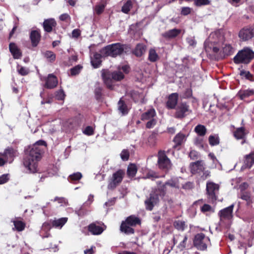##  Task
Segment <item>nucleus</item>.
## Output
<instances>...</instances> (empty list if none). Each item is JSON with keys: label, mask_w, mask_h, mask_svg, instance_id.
I'll use <instances>...</instances> for the list:
<instances>
[{"label": "nucleus", "mask_w": 254, "mask_h": 254, "mask_svg": "<svg viewBox=\"0 0 254 254\" xmlns=\"http://www.w3.org/2000/svg\"><path fill=\"white\" fill-rule=\"evenodd\" d=\"M46 145L45 141L40 140L26 150L23 165L30 172L35 173L37 172V163L41 158V149L39 146H46Z\"/></svg>", "instance_id": "f257e3e1"}, {"label": "nucleus", "mask_w": 254, "mask_h": 254, "mask_svg": "<svg viewBox=\"0 0 254 254\" xmlns=\"http://www.w3.org/2000/svg\"><path fill=\"white\" fill-rule=\"evenodd\" d=\"M225 38L222 30L212 32L205 40L204 45L207 53L216 54L219 51L220 45H224Z\"/></svg>", "instance_id": "f03ea898"}, {"label": "nucleus", "mask_w": 254, "mask_h": 254, "mask_svg": "<svg viewBox=\"0 0 254 254\" xmlns=\"http://www.w3.org/2000/svg\"><path fill=\"white\" fill-rule=\"evenodd\" d=\"M120 70L121 68L119 67V70L114 72H111L108 70H103L102 71V78L108 88H113L114 85L113 81H120L124 78V75Z\"/></svg>", "instance_id": "7ed1b4c3"}, {"label": "nucleus", "mask_w": 254, "mask_h": 254, "mask_svg": "<svg viewBox=\"0 0 254 254\" xmlns=\"http://www.w3.org/2000/svg\"><path fill=\"white\" fill-rule=\"evenodd\" d=\"M254 59V52L249 48H245L234 57V62L236 64H248Z\"/></svg>", "instance_id": "20e7f679"}, {"label": "nucleus", "mask_w": 254, "mask_h": 254, "mask_svg": "<svg viewBox=\"0 0 254 254\" xmlns=\"http://www.w3.org/2000/svg\"><path fill=\"white\" fill-rule=\"evenodd\" d=\"M124 51V45L118 43L105 47L101 50L100 52L104 57H116L117 56L121 55Z\"/></svg>", "instance_id": "39448f33"}, {"label": "nucleus", "mask_w": 254, "mask_h": 254, "mask_svg": "<svg viewBox=\"0 0 254 254\" xmlns=\"http://www.w3.org/2000/svg\"><path fill=\"white\" fill-rule=\"evenodd\" d=\"M234 205L226 207L218 212L220 218V224L221 225L228 226L230 225L233 218V211Z\"/></svg>", "instance_id": "423d86ee"}, {"label": "nucleus", "mask_w": 254, "mask_h": 254, "mask_svg": "<svg viewBox=\"0 0 254 254\" xmlns=\"http://www.w3.org/2000/svg\"><path fill=\"white\" fill-rule=\"evenodd\" d=\"M157 164L159 169L165 170H169L172 166L170 159L166 155L164 150H159L157 154Z\"/></svg>", "instance_id": "0eeeda50"}, {"label": "nucleus", "mask_w": 254, "mask_h": 254, "mask_svg": "<svg viewBox=\"0 0 254 254\" xmlns=\"http://www.w3.org/2000/svg\"><path fill=\"white\" fill-rule=\"evenodd\" d=\"M209 243V238L202 233L196 234L194 237L193 245L199 250H206Z\"/></svg>", "instance_id": "6e6552de"}, {"label": "nucleus", "mask_w": 254, "mask_h": 254, "mask_svg": "<svg viewBox=\"0 0 254 254\" xmlns=\"http://www.w3.org/2000/svg\"><path fill=\"white\" fill-rule=\"evenodd\" d=\"M191 170L192 173L198 174L203 181L210 176V171L205 170L203 164L201 161H197L193 163Z\"/></svg>", "instance_id": "1a4fd4ad"}, {"label": "nucleus", "mask_w": 254, "mask_h": 254, "mask_svg": "<svg viewBox=\"0 0 254 254\" xmlns=\"http://www.w3.org/2000/svg\"><path fill=\"white\" fill-rule=\"evenodd\" d=\"M125 175V172L122 170H119L113 174L112 176L109 179L108 188L113 190L119 186L122 182Z\"/></svg>", "instance_id": "9d476101"}, {"label": "nucleus", "mask_w": 254, "mask_h": 254, "mask_svg": "<svg viewBox=\"0 0 254 254\" xmlns=\"http://www.w3.org/2000/svg\"><path fill=\"white\" fill-rule=\"evenodd\" d=\"M219 186L212 182L206 183V192L208 198L210 202H214L217 199V193L218 192Z\"/></svg>", "instance_id": "9b49d317"}, {"label": "nucleus", "mask_w": 254, "mask_h": 254, "mask_svg": "<svg viewBox=\"0 0 254 254\" xmlns=\"http://www.w3.org/2000/svg\"><path fill=\"white\" fill-rule=\"evenodd\" d=\"M191 112L189 106L185 103H182L177 107L176 117L178 118H182Z\"/></svg>", "instance_id": "f8f14e48"}, {"label": "nucleus", "mask_w": 254, "mask_h": 254, "mask_svg": "<svg viewBox=\"0 0 254 254\" xmlns=\"http://www.w3.org/2000/svg\"><path fill=\"white\" fill-rule=\"evenodd\" d=\"M188 236L186 235H177L173 239L174 245L179 243L177 246V248L180 252L185 250L187 246Z\"/></svg>", "instance_id": "ddd939ff"}, {"label": "nucleus", "mask_w": 254, "mask_h": 254, "mask_svg": "<svg viewBox=\"0 0 254 254\" xmlns=\"http://www.w3.org/2000/svg\"><path fill=\"white\" fill-rule=\"evenodd\" d=\"M240 38L244 41H248L254 36V28L245 27L241 29L239 33Z\"/></svg>", "instance_id": "4468645a"}, {"label": "nucleus", "mask_w": 254, "mask_h": 254, "mask_svg": "<svg viewBox=\"0 0 254 254\" xmlns=\"http://www.w3.org/2000/svg\"><path fill=\"white\" fill-rule=\"evenodd\" d=\"M159 201V197L156 192H151L150 196L145 201L146 208L149 210H151L154 206Z\"/></svg>", "instance_id": "2eb2a0df"}, {"label": "nucleus", "mask_w": 254, "mask_h": 254, "mask_svg": "<svg viewBox=\"0 0 254 254\" xmlns=\"http://www.w3.org/2000/svg\"><path fill=\"white\" fill-rule=\"evenodd\" d=\"M166 186H169L172 188H179V179L177 178H171L170 180L167 181L164 184L159 188V190H160V195L164 196L166 192Z\"/></svg>", "instance_id": "dca6fc26"}, {"label": "nucleus", "mask_w": 254, "mask_h": 254, "mask_svg": "<svg viewBox=\"0 0 254 254\" xmlns=\"http://www.w3.org/2000/svg\"><path fill=\"white\" fill-rule=\"evenodd\" d=\"M179 95L177 93L169 95L166 105L168 109H174L178 103Z\"/></svg>", "instance_id": "f3484780"}, {"label": "nucleus", "mask_w": 254, "mask_h": 254, "mask_svg": "<svg viewBox=\"0 0 254 254\" xmlns=\"http://www.w3.org/2000/svg\"><path fill=\"white\" fill-rule=\"evenodd\" d=\"M58 83L56 76L53 74H50L47 78L45 87L49 89H52L57 86Z\"/></svg>", "instance_id": "a211bd4d"}, {"label": "nucleus", "mask_w": 254, "mask_h": 254, "mask_svg": "<svg viewBox=\"0 0 254 254\" xmlns=\"http://www.w3.org/2000/svg\"><path fill=\"white\" fill-rule=\"evenodd\" d=\"M254 164V151L252 152L245 157L244 164L242 169L251 168Z\"/></svg>", "instance_id": "6ab92c4d"}, {"label": "nucleus", "mask_w": 254, "mask_h": 254, "mask_svg": "<svg viewBox=\"0 0 254 254\" xmlns=\"http://www.w3.org/2000/svg\"><path fill=\"white\" fill-rule=\"evenodd\" d=\"M2 154L7 162L11 163L15 156L16 151L12 148L7 147Z\"/></svg>", "instance_id": "aec40b11"}, {"label": "nucleus", "mask_w": 254, "mask_h": 254, "mask_svg": "<svg viewBox=\"0 0 254 254\" xmlns=\"http://www.w3.org/2000/svg\"><path fill=\"white\" fill-rule=\"evenodd\" d=\"M56 24V21L53 18L45 20L43 24L44 30L47 32H51Z\"/></svg>", "instance_id": "412c9836"}, {"label": "nucleus", "mask_w": 254, "mask_h": 254, "mask_svg": "<svg viewBox=\"0 0 254 254\" xmlns=\"http://www.w3.org/2000/svg\"><path fill=\"white\" fill-rule=\"evenodd\" d=\"M181 32V30L173 29L162 33V36L166 39H173L177 37Z\"/></svg>", "instance_id": "4be33fe9"}, {"label": "nucleus", "mask_w": 254, "mask_h": 254, "mask_svg": "<svg viewBox=\"0 0 254 254\" xmlns=\"http://www.w3.org/2000/svg\"><path fill=\"white\" fill-rule=\"evenodd\" d=\"M68 218L67 217H62L59 219H55L51 220V224L53 227L61 229L64 225L67 222Z\"/></svg>", "instance_id": "5701e85b"}, {"label": "nucleus", "mask_w": 254, "mask_h": 254, "mask_svg": "<svg viewBox=\"0 0 254 254\" xmlns=\"http://www.w3.org/2000/svg\"><path fill=\"white\" fill-rule=\"evenodd\" d=\"M41 36L40 31L39 30H33L30 34V39L32 42V45L33 47H36L38 44Z\"/></svg>", "instance_id": "b1692460"}, {"label": "nucleus", "mask_w": 254, "mask_h": 254, "mask_svg": "<svg viewBox=\"0 0 254 254\" xmlns=\"http://www.w3.org/2000/svg\"><path fill=\"white\" fill-rule=\"evenodd\" d=\"M88 231L93 235H99L103 232L104 229L95 223H92L88 226Z\"/></svg>", "instance_id": "393cba45"}, {"label": "nucleus", "mask_w": 254, "mask_h": 254, "mask_svg": "<svg viewBox=\"0 0 254 254\" xmlns=\"http://www.w3.org/2000/svg\"><path fill=\"white\" fill-rule=\"evenodd\" d=\"M9 50L14 59H19L21 57V53L14 43H10L9 45Z\"/></svg>", "instance_id": "a878e982"}, {"label": "nucleus", "mask_w": 254, "mask_h": 254, "mask_svg": "<svg viewBox=\"0 0 254 254\" xmlns=\"http://www.w3.org/2000/svg\"><path fill=\"white\" fill-rule=\"evenodd\" d=\"M120 230L127 235L132 234L134 232V229L125 221H123L121 226Z\"/></svg>", "instance_id": "bb28decb"}, {"label": "nucleus", "mask_w": 254, "mask_h": 254, "mask_svg": "<svg viewBox=\"0 0 254 254\" xmlns=\"http://www.w3.org/2000/svg\"><path fill=\"white\" fill-rule=\"evenodd\" d=\"M103 55L101 54L95 53L91 58V63L94 68L99 67L101 64V57Z\"/></svg>", "instance_id": "cd10ccee"}, {"label": "nucleus", "mask_w": 254, "mask_h": 254, "mask_svg": "<svg viewBox=\"0 0 254 254\" xmlns=\"http://www.w3.org/2000/svg\"><path fill=\"white\" fill-rule=\"evenodd\" d=\"M156 116V112L154 109H150L142 114L141 119L142 121H146L152 119Z\"/></svg>", "instance_id": "c85d7f7f"}, {"label": "nucleus", "mask_w": 254, "mask_h": 254, "mask_svg": "<svg viewBox=\"0 0 254 254\" xmlns=\"http://www.w3.org/2000/svg\"><path fill=\"white\" fill-rule=\"evenodd\" d=\"M125 222L131 227L135 226L136 225L140 224L139 218L134 215H131L127 217Z\"/></svg>", "instance_id": "c756f323"}, {"label": "nucleus", "mask_w": 254, "mask_h": 254, "mask_svg": "<svg viewBox=\"0 0 254 254\" xmlns=\"http://www.w3.org/2000/svg\"><path fill=\"white\" fill-rule=\"evenodd\" d=\"M146 49L145 45L142 44H138L134 50L133 53L137 57H141L145 53Z\"/></svg>", "instance_id": "7c9ffc66"}, {"label": "nucleus", "mask_w": 254, "mask_h": 254, "mask_svg": "<svg viewBox=\"0 0 254 254\" xmlns=\"http://www.w3.org/2000/svg\"><path fill=\"white\" fill-rule=\"evenodd\" d=\"M148 59L151 62H155L159 59V56L154 49L151 48L149 50Z\"/></svg>", "instance_id": "2f4dec72"}, {"label": "nucleus", "mask_w": 254, "mask_h": 254, "mask_svg": "<svg viewBox=\"0 0 254 254\" xmlns=\"http://www.w3.org/2000/svg\"><path fill=\"white\" fill-rule=\"evenodd\" d=\"M185 135L180 132L175 136L173 141L176 143V145H180L185 141Z\"/></svg>", "instance_id": "473e14b6"}, {"label": "nucleus", "mask_w": 254, "mask_h": 254, "mask_svg": "<svg viewBox=\"0 0 254 254\" xmlns=\"http://www.w3.org/2000/svg\"><path fill=\"white\" fill-rule=\"evenodd\" d=\"M246 134L245 129L243 127L237 128L234 133L235 137L238 139H243L245 136Z\"/></svg>", "instance_id": "72a5a7b5"}, {"label": "nucleus", "mask_w": 254, "mask_h": 254, "mask_svg": "<svg viewBox=\"0 0 254 254\" xmlns=\"http://www.w3.org/2000/svg\"><path fill=\"white\" fill-rule=\"evenodd\" d=\"M174 226L179 231H183L187 227L184 221L176 220L174 222Z\"/></svg>", "instance_id": "f704fd0d"}, {"label": "nucleus", "mask_w": 254, "mask_h": 254, "mask_svg": "<svg viewBox=\"0 0 254 254\" xmlns=\"http://www.w3.org/2000/svg\"><path fill=\"white\" fill-rule=\"evenodd\" d=\"M157 134L155 133H151L147 139V145L150 147H153L156 144Z\"/></svg>", "instance_id": "c9c22d12"}, {"label": "nucleus", "mask_w": 254, "mask_h": 254, "mask_svg": "<svg viewBox=\"0 0 254 254\" xmlns=\"http://www.w3.org/2000/svg\"><path fill=\"white\" fill-rule=\"evenodd\" d=\"M239 95L240 97V98L242 100L249 97L251 96L254 95V90H245L243 91H240Z\"/></svg>", "instance_id": "e433bc0d"}, {"label": "nucleus", "mask_w": 254, "mask_h": 254, "mask_svg": "<svg viewBox=\"0 0 254 254\" xmlns=\"http://www.w3.org/2000/svg\"><path fill=\"white\" fill-rule=\"evenodd\" d=\"M137 170V168L135 165L133 164H129L127 170V175L129 177H133L135 175Z\"/></svg>", "instance_id": "4c0bfd02"}, {"label": "nucleus", "mask_w": 254, "mask_h": 254, "mask_svg": "<svg viewBox=\"0 0 254 254\" xmlns=\"http://www.w3.org/2000/svg\"><path fill=\"white\" fill-rule=\"evenodd\" d=\"M240 198L243 200L246 201L248 204H250L252 202L251 193L249 191L241 192Z\"/></svg>", "instance_id": "58836bf2"}, {"label": "nucleus", "mask_w": 254, "mask_h": 254, "mask_svg": "<svg viewBox=\"0 0 254 254\" xmlns=\"http://www.w3.org/2000/svg\"><path fill=\"white\" fill-rule=\"evenodd\" d=\"M194 131L199 136H204L206 133V129L204 126L198 125L195 127Z\"/></svg>", "instance_id": "ea45409f"}, {"label": "nucleus", "mask_w": 254, "mask_h": 254, "mask_svg": "<svg viewBox=\"0 0 254 254\" xmlns=\"http://www.w3.org/2000/svg\"><path fill=\"white\" fill-rule=\"evenodd\" d=\"M132 7V1L127 0L122 7V11L124 13H128Z\"/></svg>", "instance_id": "a19ab883"}, {"label": "nucleus", "mask_w": 254, "mask_h": 254, "mask_svg": "<svg viewBox=\"0 0 254 254\" xmlns=\"http://www.w3.org/2000/svg\"><path fill=\"white\" fill-rule=\"evenodd\" d=\"M223 52L225 55L229 56L234 53V49L229 44H224V46L222 47Z\"/></svg>", "instance_id": "79ce46f5"}, {"label": "nucleus", "mask_w": 254, "mask_h": 254, "mask_svg": "<svg viewBox=\"0 0 254 254\" xmlns=\"http://www.w3.org/2000/svg\"><path fill=\"white\" fill-rule=\"evenodd\" d=\"M14 227L17 231L20 232L23 231L25 227V224L21 221H13Z\"/></svg>", "instance_id": "37998d69"}, {"label": "nucleus", "mask_w": 254, "mask_h": 254, "mask_svg": "<svg viewBox=\"0 0 254 254\" xmlns=\"http://www.w3.org/2000/svg\"><path fill=\"white\" fill-rule=\"evenodd\" d=\"M118 109L123 114H126L128 112L127 106L121 100L118 102Z\"/></svg>", "instance_id": "c03bdc74"}, {"label": "nucleus", "mask_w": 254, "mask_h": 254, "mask_svg": "<svg viewBox=\"0 0 254 254\" xmlns=\"http://www.w3.org/2000/svg\"><path fill=\"white\" fill-rule=\"evenodd\" d=\"M159 177V176L156 172L154 171H149L142 178L144 179H150L153 181Z\"/></svg>", "instance_id": "a18cd8bd"}, {"label": "nucleus", "mask_w": 254, "mask_h": 254, "mask_svg": "<svg viewBox=\"0 0 254 254\" xmlns=\"http://www.w3.org/2000/svg\"><path fill=\"white\" fill-rule=\"evenodd\" d=\"M240 74L241 76L245 77L247 79L251 81L254 80L253 74H252L249 71L241 70Z\"/></svg>", "instance_id": "49530a36"}, {"label": "nucleus", "mask_w": 254, "mask_h": 254, "mask_svg": "<svg viewBox=\"0 0 254 254\" xmlns=\"http://www.w3.org/2000/svg\"><path fill=\"white\" fill-rule=\"evenodd\" d=\"M45 57L50 62H53L56 59V55L50 51H47L45 53Z\"/></svg>", "instance_id": "de8ad7c7"}, {"label": "nucleus", "mask_w": 254, "mask_h": 254, "mask_svg": "<svg viewBox=\"0 0 254 254\" xmlns=\"http://www.w3.org/2000/svg\"><path fill=\"white\" fill-rule=\"evenodd\" d=\"M120 156L122 160H128L129 156V151L127 149H123L120 154Z\"/></svg>", "instance_id": "09e8293b"}, {"label": "nucleus", "mask_w": 254, "mask_h": 254, "mask_svg": "<svg viewBox=\"0 0 254 254\" xmlns=\"http://www.w3.org/2000/svg\"><path fill=\"white\" fill-rule=\"evenodd\" d=\"M17 71L20 75L23 76L28 74L29 72L28 68L19 65L17 66Z\"/></svg>", "instance_id": "8fccbe9b"}, {"label": "nucleus", "mask_w": 254, "mask_h": 254, "mask_svg": "<svg viewBox=\"0 0 254 254\" xmlns=\"http://www.w3.org/2000/svg\"><path fill=\"white\" fill-rule=\"evenodd\" d=\"M55 201H58V203L61 204V206H67L68 205L67 200L64 197H56L54 200Z\"/></svg>", "instance_id": "3c124183"}, {"label": "nucleus", "mask_w": 254, "mask_h": 254, "mask_svg": "<svg viewBox=\"0 0 254 254\" xmlns=\"http://www.w3.org/2000/svg\"><path fill=\"white\" fill-rule=\"evenodd\" d=\"M209 0H195L194 4L197 6H201L210 4Z\"/></svg>", "instance_id": "603ef678"}, {"label": "nucleus", "mask_w": 254, "mask_h": 254, "mask_svg": "<svg viewBox=\"0 0 254 254\" xmlns=\"http://www.w3.org/2000/svg\"><path fill=\"white\" fill-rule=\"evenodd\" d=\"M82 177V175L80 172H76L70 175L69 178L72 181H78L80 180Z\"/></svg>", "instance_id": "864d4df0"}, {"label": "nucleus", "mask_w": 254, "mask_h": 254, "mask_svg": "<svg viewBox=\"0 0 254 254\" xmlns=\"http://www.w3.org/2000/svg\"><path fill=\"white\" fill-rule=\"evenodd\" d=\"M209 142L211 145H217L219 143L218 137L213 135H210L209 137Z\"/></svg>", "instance_id": "5fc2aeb1"}, {"label": "nucleus", "mask_w": 254, "mask_h": 254, "mask_svg": "<svg viewBox=\"0 0 254 254\" xmlns=\"http://www.w3.org/2000/svg\"><path fill=\"white\" fill-rule=\"evenodd\" d=\"M82 68V66L80 65H77L74 67L70 69V73L72 75H75L79 73L81 69Z\"/></svg>", "instance_id": "6e6d98bb"}, {"label": "nucleus", "mask_w": 254, "mask_h": 254, "mask_svg": "<svg viewBox=\"0 0 254 254\" xmlns=\"http://www.w3.org/2000/svg\"><path fill=\"white\" fill-rule=\"evenodd\" d=\"M186 41L188 44L190 46L194 47L196 44V41L194 36L188 37L187 38Z\"/></svg>", "instance_id": "4d7b16f0"}, {"label": "nucleus", "mask_w": 254, "mask_h": 254, "mask_svg": "<svg viewBox=\"0 0 254 254\" xmlns=\"http://www.w3.org/2000/svg\"><path fill=\"white\" fill-rule=\"evenodd\" d=\"M105 7V4L103 3L96 5L95 8L96 13L98 14H101L104 11Z\"/></svg>", "instance_id": "13d9d810"}, {"label": "nucleus", "mask_w": 254, "mask_h": 254, "mask_svg": "<svg viewBox=\"0 0 254 254\" xmlns=\"http://www.w3.org/2000/svg\"><path fill=\"white\" fill-rule=\"evenodd\" d=\"M156 124V120L154 118H153L148 120L146 123V127L148 128H151L154 127Z\"/></svg>", "instance_id": "bf43d9fd"}, {"label": "nucleus", "mask_w": 254, "mask_h": 254, "mask_svg": "<svg viewBox=\"0 0 254 254\" xmlns=\"http://www.w3.org/2000/svg\"><path fill=\"white\" fill-rule=\"evenodd\" d=\"M65 94L63 90H60L57 92L56 94V98L59 100H63L64 98Z\"/></svg>", "instance_id": "052dcab7"}, {"label": "nucleus", "mask_w": 254, "mask_h": 254, "mask_svg": "<svg viewBox=\"0 0 254 254\" xmlns=\"http://www.w3.org/2000/svg\"><path fill=\"white\" fill-rule=\"evenodd\" d=\"M201 211L202 212L213 211V209L210 205L205 204L201 207Z\"/></svg>", "instance_id": "680f3d73"}, {"label": "nucleus", "mask_w": 254, "mask_h": 254, "mask_svg": "<svg viewBox=\"0 0 254 254\" xmlns=\"http://www.w3.org/2000/svg\"><path fill=\"white\" fill-rule=\"evenodd\" d=\"M191 12V8L189 7H183L182 8L181 14L183 15H187Z\"/></svg>", "instance_id": "e2e57ef3"}, {"label": "nucleus", "mask_w": 254, "mask_h": 254, "mask_svg": "<svg viewBox=\"0 0 254 254\" xmlns=\"http://www.w3.org/2000/svg\"><path fill=\"white\" fill-rule=\"evenodd\" d=\"M83 133L85 134L90 135L93 133V130L91 127L88 126L84 129Z\"/></svg>", "instance_id": "0e129e2a"}, {"label": "nucleus", "mask_w": 254, "mask_h": 254, "mask_svg": "<svg viewBox=\"0 0 254 254\" xmlns=\"http://www.w3.org/2000/svg\"><path fill=\"white\" fill-rule=\"evenodd\" d=\"M8 175H2L0 176V185L5 183L8 180Z\"/></svg>", "instance_id": "69168bd1"}, {"label": "nucleus", "mask_w": 254, "mask_h": 254, "mask_svg": "<svg viewBox=\"0 0 254 254\" xmlns=\"http://www.w3.org/2000/svg\"><path fill=\"white\" fill-rule=\"evenodd\" d=\"M95 94L97 99L100 98L102 95L101 89L100 87L96 88L95 90Z\"/></svg>", "instance_id": "338daca9"}, {"label": "nucleus", "mask_w": 254, "mask_h": 254, "mask_svg": "<svg viewBox=\"0 0 254 254\" xmlns=\"http://www.w3.org/2000/svg\"><path fill=\"white\" fill-rule=\"evenodd\" d=\"M189 156L190 157V158H191L193 160H194L197 158L198 153L194 150H192L190 152Z\"/></svg>", "instance_id": "774afa93"}]
</instances>
